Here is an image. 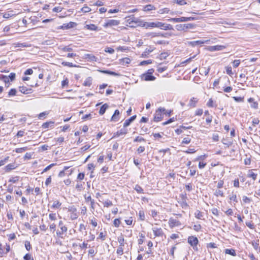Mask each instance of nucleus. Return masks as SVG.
<instances>
[{"label":"nucleus","instance_id":"obj_45","mask_svg":"<svg viewBox=\"0 0 260 260\" xmlns=\"http://www.w3.org/2000/svg\"><path fill=\"white\" fill-rule=\"evenodd\" d=\"M214 194L216 197H218V196L223 197V192L222 190L218 189V190H216L215 191Z\"/></svg>","mask_w":260,"mask_h":260},{"label":"nucleus","instance_id":"obj_52","mask_svg":"<svg viewBox=\"0 0 260 260\" xmlns=\"http://www.w3.org/2000/svg\"><path fill=\"white\" fill-rule=\"evenodd\" d=\"M91 11V9L88 6H84L81 9V11L84 13H87Z\"/></svg>","mask_w":260,"mask_h":260},{"label":"nucleus","instance_id":"obj_6","mask_svg":"<svg viewBox=\"0 0 260 260\" xmlns=\"http://www.w3.org/2000/svg\"><path fill=\"white\" fill-rule=\"evenodd\" d=\"M194 27V25L192 23H187L183 24H177L175 26V28L179 31H185L187 29H192Z\"/></svg>","mask_w":260,"mask_h":260},{"label":"nucleus","instance_id":"obj_46","mask_svg":"<svg viewBox=\"0 0 260 260\" xmlns=\"http://www.w3.org/2000/svg\"><path fill=\"white\" fill-rule=\"evenodd\" d=\"M153 51V49L150 48H147L146 49L145 51L143 52L142 54L143 56H146L148 54H149L150 52H151Z\"/></svg>","mask_w":260,"mask_h":260},{"label":"nucleus","instance_id":"obj_28","mask_svg":"<svg viewBox=\"0 0 260 260\" xmlns=\"http://www.w3.org/2000/svg\"><path fill=\"white\" fill-rule=\"evenodd\" d=\"M53 124H54V122H53V121L46 122L42 124V127L45 129L47 128H49V127L53 126Z\"/></svg>","mask_w":260,"mask_h":260},{"label":"nucleus","instance_id":"obj_35","mask_svg":"<svg viewBox=\"0 0 260 260\" xmlns=\"http://www.w3.org/2000/svg\"><path fill=\"white\" fill-rule=\"evenodd\" d=\"M86 58H88L90 61H96L97 60V57L91 54H86Z\"/></svg>","mask_w":260,"mask_h":260},{"label":"nucleus","instance_id":"obj_34","mask_svg":"<svg viewBox=\"0 0 260 260\" xmlns=\"http://www.w3.org/2000/svg\"><path fill=\"white\" fill-rule=\"evenodd\" d=\"M207 41H201V40H198V41H196L190 42L189 43V44H190L192 46H194L197 45L203 44H204L205 42H206Z\"/></svg>","mask_w":260,"mask_h":260},{"label":"nucleus","instance_id":"obj_56","mask_svg":"<svg viewBox=\"0 0 260 260\" xmlns=\"http://www.w3.org/2000/svg\"><path fill=\"white\" fill-rule=\"evenodd\" d=\"M120 224V221L119 219H115L113 221V224L115 227H118Z\"/></svg>","mask_w":260,"mask_h":260},{"label":"nucleus","instance_id":"obj_14","mask_svg":"<svg viewBox=\"0 0 260 260\" xmlns=\"http://www.w3.org/2000/svg\"><path fill=\"white\" fill-rule=\"evenodd\" d=\"M181 198H182V200H181V201L180 202V204L183 208L186 209L188 207V205L187 204V203L186 202V199H187L186 195V194L182 195Z\"/></svg>","mask_w":260,"mask_h":260},{"label":"nucleus","instance_id":"obj_12","mask_svg":"<svg viewBox=\"0 0 260 260\" xmlns=\"http://www.w3.org/2000/svg\"><path fill=\"white\" fill-rule=\"evenodd\" d=\"M225 48V47L223 45L211 46L208 47V50L210 51H219L223 50Z\"/></svg>","mask_w":260,"mask_h":260},{"label":"nucleus","instance_id":"obj_17","mask_svg":"<svg viewBox=\"0 0 260 260\" xmlns=\"http://www.w3.org/2000/svg\"><path fill=\"white\" fill-rule=\"evenodd\" d=\"M248 102L250 103V107L254 109H257L258 108V103L257 102L254 101L253 98H250L248 99Z\"/></svg>","mask_w":260,"mask_h":260},{"label":"nucleus","instance_id":"obj_2","mask_svg":"<svg viewBox=\"0 0 260 260\" xmlns=\"http://www.w3.org/2000/svg\"><path fill=\"white\" fill-rule=\"evenodd\" d=\"M196 19L195 18V17H182L180 18H171L168 19V20L170 22H186V21H192V20H194Z\"/></svg>","mask_w":260,"mask_h":260},{"label":"nucleus","instance_id":"obj_41","mask_svg":"<svg viewBox=\"0 0 260 260\" xmlns=\"http://www.w3.org/2000/svg\"><path fill=\"white\" fill-rule=\"evenodd\" d=\"M16 93H17L16 89H15L14 88H12L8 92V96L9 97H10V96H12L16 95Z\"/></svg>","mask_w":260,"mask_h":260},{"label":"nucleus","instance_id":"obj_48","mask_svg":"<svg viewBox=\"0 0 260 260\" xmlns=\"http://www.w3.org/2000/svg\"><path fill=\"white\" fill-rule=\"evenodd\" d=\"M152 62V61L151 59H149V60H144V61H141L140 63V65H141V66H144V65L150 64Z\"/></svg>","mask_w":260,"mask_h":260},{"label":"nucleus","instance_id":"obj_21","mask_svg":"<svg viewBox=\"0 0 260 260\" xmlns=\"http://www.w3.org/2000/svg\"><path fill=\"white\" fill-rule=\"evenodd\" d=\"M119 110H116L111 117V120L113 121H115V122L118 121L119 119Z\"/></svg>","mask_w":260,"mask_h":260},{"label":"nucleus","instance_id":"obj_11","mask_svg":"<svg viewBox=\"0 0 260 260\" xmlns=\"http://www.w3.org/2000/svg\"><path fill=\"white\" fill-rule=\"evenodd\" d=\"M10 247L9 245H0V254H7L10 250Z\"/></svg>","mask_w":260,"mask_h":260},{"label":"nucleus","instance_id":"obj_44","mask_svg":"<svg viewBox=\"0 0 260 260\" xmlns=\"http://www.w3.org/2000/svg\"><path fill=\"white\" fill-rule=\"evenodd\" d=\"M62 65H63V66H68L69 67H76V65H74L73 64V63L72 62H66V61H63L62 63H61Z\"/></svg>","mask_w":260,"mask_h":260},{"label":"nucleus","instance_id":"obj_47","mask_svg":"<svg viewBox=\"0 0 260 260\" xmlns=\"http://www.w3.org/2000/svg\"><path fill=\"white\" fill-rule=\"evenodd\" d=\"M230 200L231 201H233L236 203L238 202V200H237V196L236 194H234L233 192H232L231 197H230Z\"/></svg>","mask_w":260,"mask_h":260},{"label":"nucleus","instance_id":"obj_23","mask_svg":"<svg viewBox=\"0 0 260 260\" xmlns=\"http://www.w3.org/2000/svg\"><path fill=\"white\" fill-rule=\"evenodd\" d=\"M188 242L189 244H198V239L196 237L190 236L188 238Z\"/></svg>","mask_w":260,"mask_h":260},{"label":"nucleus","instance_id":"obj_54","mask_svg":"<svg viewBox=\"0 0 260 260\" xmlns=\"http://www.w3.org/2000/svg\"><path fill=\"white\" fill-rule=\"evenodd\" d=\"M49 218L51 220H55L56 219V215L55 213H50L49 214Z\"/></svg>","mask_w":260,"mask_h":260},{"label":"nucleus","instance_id":"obj_29","mask_svg":"<svg viewBox=\"0 0 260 260\" xmlns=\"http://www.w3.org/2000/svg\"><path fill=\"white\" fill-rule=\"evenodd\" d=\"M155 7L152 5H147L144 7V11H149L151 10H155Z\"/></svg>","mask_w":260,"mask_h":260},{"label":"nucleus","instance_id":"obj_62","mask_svg":"<svg viewBox=\"0 0 260 260\" xmlns=\"http://www.w3.org/2000/svg\"><path fill=\"white\" fill-rule=\"evenodd\" d=\"M1 78L6 83L9 82V78L6 76L2 75V77H1Z\"/></svg>","mask_w":260,"mask_h":260},{"label":"nucleus","instance_id":"obj_15","mask_svg":"<svg viewBox=\"0 0 260 260\" xmlns=\"http://www.w3.org/2000/svg\"><path fill=\"white\" fill-rule=\"evenodd\" d=\"M142 79L145 81H153L155 79V77L146 73L142 74Z\"/></svg>","mask_w":260,"mask_h":260},{"label":"nucleus","instance_id":"obj_36","mask_svg":"<svg viewBox=\"0 0 260 260\" xmlns=\"http://www.w3.org/2000/svg\"><path fill=\"white\" fill-rule=\"evenodd\" d=\"M131 59L129 58L125 57L123 58L121 60V63L122 65H126L129 64L131 62Z\"/></svg>","mask_w":260,"mask_h":260},{"label":"nucleus","instance_id":"obj_59","mask_svg":"<svg viewBox=\"0 0 260 260\" xmlns=\"http://www.w3.org/2000/svg\"><path fill=\"white\" fill-rule=\"evenodd\" d=\"M104 205L105 207H108L109 206H112L113 204L111 201L107 200L104 202Z\"/></svg>","mask_w":260,"mask_h":260},{"label":"nucleus","instance_id":"obj_33","mask_svg":"<svg viewBox=\"0 0 260 260\" xmlns=\"http://www.w3.org/2000/svg\"><path fill=\"white\" fill-rule=\"evenodd\" d=\"M134 189L138 193H144L143 189L138 184L135 185L134 187Z\"/></svg>","mask_w":260,"mask_h":260},{"label":"nucleus","instance_id":"obj_18","mask_svg":"<svg viewBox=\"0 0 260 260\" xmlns=\"http://www.w3.org/2000/svg\"><path fill=\"white\" fill-rule=\"evenodd\" d=\"M126 134H127V130L126 129H121L119 131H117L114 134L112 138L118 137L121 135H125Z\"/></svg>","mask_w":260,"mask_h":260},{"label":"nucleus","instance_id":"obj_58","mask_svg":"<svg viewBox=\"0 0 260 260\" xmlns=\"http://www.w3.org/2000/svg\"><path fill=\"white\" fill-rule=\"evenodd\" d=\"M48 113L47 112H43L39 114L38 116V118L40 119H43L44 118V117L48 115Z\"/></svg>","mask_w":260,"mask_h":260},{"label":"nucleus","instance_id":"obj_27","mask_svg":"<svg viewBox=\"0 0 260 260\" xmlns=\"http://www.w3.org/2000/svg\"><path fill=\"white\" fill-rule=\"evenodd\" d=\"M247 177L252 178L253 180H255L257 177V174H255L252 172V170H249Z\"/></svg>","mask_w":260,"mask_h":260},{"label":"nucleus","instance_id":"obj_30","mask_svg":"<svg viewBox=\"0 0 260 260\" xmlns=\"http://www.w3.org/2000/svg\"><path fill=\"white\" fill-rule=\"evenodd\" d=\"M194 215L197 218L199 219H202L204 217L203 213L201 212L199 210H197L194 213Z\"/></svg>","mask_w":260,"mask_h":260},{"label":"nucleus","instance_id":"obj_63","mask_svg":"<svg viewBox=\"0 0 260 260\" xmlns=\"http://www.w3.org/2000/svg\"><path fill=\"white\" fill-rule=\"evenodd\" d=\"M145 147L144 146H140L137 150L138 154L141 153L145 151Z\"/></svg>","mask_w":260,"mask_h":260},{"label":"nucleus","instance_id":"obj_53","mask_svg":"<svg viewBox=\"0 0 260 260\" xmlns=\"http://www.w3.org/2000/svg\"><path fill=\"white\" fill-rule=\"evenodd\" d=\"M240 63V60H239V59L235 60L233 62V67L234 68L238 67L239 66Z\"/></svg>","mask_w":260,"mask_h":260},{"label":"nucleus","instance_id":"obj_22","mask_svg":"<svg viewBox=\"0 0 260 260\" xmlns=\"http://www.w3.org/2000/svg\"><path fill=\"white\" fill-rule=\"evenodd\" d=\"M109 106L107 104H104L103 105L99 111V114L101 115H103L106 112V110L108 108Z\"/></svg>","mask_w":260,"mask_h":260},{"label":"nucleus","instance_id":"obj_26","mask_svg":"<svg viewBox=\"0 0 260 260\" xmlns=\"http://www.w3.org/2000/svg\"><path fill=\"white\" fill-rule=\"evenodd\" d=\"M92 84V78L89 77L86 79L85 81L83 83V85L85 86L89 87Z\"/></svg>","mask_w":260,"mask_h":260},{"label":"nucleus","instance_id":"obj_60","mask_svg":"<svg viewBox=\"0 0 260 260\" xmlns=\"http://www.w3.org/2000/svg\"><path fill=\"white\" fill-rule=\"evenodd\" d=\"M149 26L151 28H154V27H157V23L158 21H155V22H149Z\"/></svg>","mask_w":260,"mask_h":260},{"label":"nucleus","instance_id":"obj_7","mask_svg":"<svg viewBox=\"0 0 260 260\" xmlns=\"http://www.w3.org/2000/svg\"><path fill=\"white\" fill-rule=\"evenodd\" d=\"M120 24V21L115 19H108L106 21V22L103 25L105 28L108 27H112L113 26H117Z\"/></svg>","mask_w":260,"mask_h":260},{"label":"nucleus","instance_id":"obj_38","mask_svg":"<svg viewBox=\"0 0 260 260\" xmlns=\"http://www.w3.org/2000/svg\"><path fill=\"white\" fill-rule=\"evenodd\" d=\"M27 150H28L27 147H22V148H16L14 151L17 153H21L24 152L25 151H26Z\"/></svg>","mask_w":260,"mask_h":260},{"label":"nucleus","instance_id":"obj_9","mask_svg":"<svg viewBox=\"0 0 260 260\" xmlns=\"http://www.w3.org/2000/svg\"><path fill=\"white\" fill-rule=\"evenodd\" d=\"M168 223L169 226L171 228H173L174 227L176 226H179L181 224V222L178 220L174 219L172 217L170 218V219H169Z\"/></svg>","mask_w":260,"mask_h":260},{"label":"nucleus","instance_id":"obj_37","mask_svg":"<svg viewBox=\"0 0 260 260\" xmlns=\"http://www.w3.org/2000/svg\"><path fill=\"white\" fill-rule=\"evenodd\" d=\"M15 168V165L14 164H10L6 166V171L9 172Z\"/></svg>","mask_w":260,"mask_h":260},{"label":"nucleus","instance_id":"obj_55","mask_svg":"<svg viewBox=\"0 0 260 260\" xmlns=\"http://www.w3.org/2000/svg\"><path fill=\"white\" fill-rule=\"evenodd\" d=\"M18 180H19V177L18 176H16V177H12L11 178H10L9 180V182L15 183L17 181H18Z\"/></svg>","mask_w":260,"mask_h":260},{"label":"nucleus","instance_id":"obj_61","mask_svg":"<svg viewBox=\"0 0 260 260\" xmlns=\"http://www.w3.org/2000/svg\"><path fill=\"white\" fill-rule=\"evenodd\" d=\"M139 216L140 218L142 220H144L145 219V214H144V211H140L139 213Z\"/></svg>","mask_w":260,"mask_h":260},{"label":"nucleus","instance_id":"obj_31","mask_svg":"<svg viewBox=\"0 0 260 260\" xmlns=\"http://www.w3.org/2000/svg\"><path fill=\"white\" fill-rule=\"evenodd\" d=\"M198 100H196V98H192L189 101V105L190 107H195L196 106V104Z\"/></svg>","mask_w":260,"mask_h":260},{"label":"nucleus","instance_id":"obj_8","mask_svg":"<svg viewBox=\"0 0 260 260\" xmlns=\"http://www.w3.org/2000/svg\"><path fill=\"white\" fill-rule=\"evenodd\" d=\"M157 28H159L165 30L173 29V27L172 25L159 21H158Z\"/></svg>","mask_w":260,"mask_h":260},{"label":"nucleus","instance_id":"obj_50","mask_svg":"<svg viewBox=\"0 0 260 260\" xmlns=\"http://www.w3.org/2000/svg\"><path fill=\"white\" fill-rule=\"evenodd\" d=\"M226 74L230 76H232L233 74L232 72V69L231 67H226Z\"/></svg>","mask_w":260,"mask_h":260},{"label":"nucleus","instance_id":"obj_51","mask_svg":"<svg viewBox=\"0 0 260 260\" xmlns=\"http://www.w3.org/2000/svg\"><path fill=\"white\" fill-rule=\"evenodd\" d=\"M105 51L110 54H113L114 53L115 51L113 48L107 47L105 49Z\"/></svg>","mask_w":260,"mask_h":260},{"label":"nucleus","instance_id":"obj_3","mask_svg":"<svg viewBox=\"0 0 260 260\" xmlns=\"http://www.w3.org/2000/svg\"><path fill=\"white\" fill-rule=\"evenodd\" d=\"M58 227L60 230H58L56 232V235L59 237H62L63 234L67 232V227L63 224L62 221H59L58 223Z\"/></svg>","mask_w":260,"mask_h":260},{"label":"nucleus","instance_id":"obj_39","mask_svg":"<svg viewBox=\"0 0 260 260\" xmlns=\"http://www.w3.org/2000/svg\"><path fill=\"white\" fill-rule=\"evenodd\" d=\"M149 24H150L149 22H145L143 20H142L141 23H140V25H141L140 26L143 27L145 28L146 29H148V28H150Z\"/></svg>","mask_w":260,"mask_h":260},{"label":"nucleus","instance_id":"obj_43","mask_svg":"<svg viewBox=\"0 0 260 260\" xmlns=\"http://www.w3.org/2000/svg\"><path fill=\"white\" fill-rule=\"evenodd\" d=\"M134 142H146V140L141 137L138 136L134 140Z\"/></svg>","mask_w":260,"mask_h":260},{"label":"nucleus","instance_id":"obj_20","mask_svg":"<svg viewBox=\"0 0 260 260\" xmlns=\"http://www.w3.org/2000/svg\"><path fill=\"white\" fill-rule=\"evenodd\" d=\"M13 46L15 47H29L31 46V45L30 44L27 43H14L13 44Z\"/></svg>","mask_w":260,"mask_h":260},{"label":"nucleus","instance_id":"obj_19","mask_svg":"<svg viewBox=\"0 0 260 260\" xmlns=\"http://www.w3.org/2000/svg\"><path fill=\"white\" fill-rule=\"evenodd\" d=\"M136 118V115H134L132 117H131L129 118L126 119L124 123H123V127H126L129 125L131 123L133 122Z\"/></svg>","mask_w":260,"mask_h":260},{"label":"nucleus","instance_id":"obj_5","mask_svg":"<svg viewBox=\"0 0 260 260\" xmlns=\"http://www.w3.org/2000/svg\"><path fill=\"white\" fill-rule=\"evenodd\" d=\"M165 111V109L164 108H159L155 112L154 115V121L155 122H158L161 120L163 118V115L162 113Z\"/></svg>","mask_w":260,"mask_h":260},{"label":"nucleus","instance_id":"obj_4","mask_svg":"<svg viewBox=\"0 0 260 260\" xmlns=\"http://www.w3.org/2000/svg\"><path fill=\"white\" fill-rule=\"evenodd\" d=\"M68 212L70 213V219L71 220H75L78 217L77 209L75 206H69L68 208Z\"/></svg>","mask_w":260,"mask_h":260},{"label":"nucleus","instance_id":"obj_13","mask_svg":"<svg viewBox=\"0 0 260 260\" xmlns=\"http://www.w3.org/2000/svg\"><path fill=\"white\" fill-rule=\"evenodd\" d=\"M19 91L25 94L31 93L33 92V90L31 88H28L25 86H20Z\"/></svg>","mask_w":260,"mask_h":260},{"label":"nucleus","instance_id":"obj_1","mask_svg":"<svg viewBox=\"0 0 260 260\" xmlns=\"http://www.w3.org/2000/svg\"><path fill=\"white\" fill-rule=\"evenodd\" d=\"M126 22L128 23L129 26L132 27H136L140 26L142 20L138 18L134 17V15H131L126 17Z\"/></svg>","mask_w":260,"mask_h":260},{"label":"nucleus","instance_id":"obj_49","mask_svg":"<svg viewBox=\"0 0 260 260\" xmlns=\"http://www.w3.org/2000/svg\"><path fill=\"white\" fill-rule=\"evenodd\" d=\"M55 165V164H51L50 165H49V166H48L47 167H46L43 171V172H42V174H43V173L44 172H46L47 171H48V170H49L50 169H51V168L52 167H53V166H54Z\"/></svg>","mask_w":260,"mask_h":260},{"label":"nucleus","instance_id":"obj_24","mask_svg":"<svg viewBox=\"0 0 260 260\" xmlns=\"http://www.w3.org/2000/svg\"><path fill=\"white\" fill-rule=\"evenodd\" d=\"M84 27L90 30H98V26L93 24H86Z\"/></svg>","mask_w":260,"mask_h":260},{"label":"nucleus","instance_id":"obj_10","mask_svg":"<svg viewBox=\"0 0 260 260\" xmlns=\"http://www.w3.org/2000/svg\"><path fill=\"white\" fill-rule=\"evenodd\" d=\"M152 231L155 237H159L162 238L164 236V234L161 228H153Z\"/></svg>","mask_w":260,"mask_h":260},{"label":"nucleus","instance_id":"obj_57","mask_svg":"<svg viewBox=\"0 0 260 260\" xmlns=\"http://www.w3.org/2000/svg\"><path fill=\"white\" fill-rule=\"evenodd\" d=\"M246 225L251 229H254V225L253 223L252 222V221L246 222Z\"/></svg>","mask_w":260,"mask_h":260},{"label":"nucleus","instance_id":"obj_40","mask_svg":"<svg viewBox=\"0 0 260 260\" xmlns=\"http://www.w3.org/2000/svg\"><path fill=\"white\" fill-rule=\"evenodd\" d=\"M222 143L227 146V147H229L232 144V142L231 141H228L226 139H223L221 141Z\"/></svg>","mask_w":260,"mask_h":260},{"label":"nucleus","instance_id":"obj_32","mask_svg":"<svg viewBox=\"0 0 260 260\" xmlns=\"http://www.w3.org/2000/svg\"><path fill=\"white\" fill-rule=\"evenodd\" d=\"M225 253L234 256L236 255V252L233 249H225Z\"/></svg>","mask_w":260,"mask_h":260},{"label":"nucleus","instance_id":"obj_64","mask_svg":"<svg viewBox=\"0 0 260 260\" xmlns=\"http://www.w3.org/2000/svg\"><path fill=\"white\" fill-rule=\"evenodd\" d=\"M32 258L31 255L29 253L26 254L23 257L24 260H30Z\"/></svg>","mask_w":260,"mask_h":260},{"label":"nucleus","instance_id":"obj_25","mask_svg":"<svg viewBox=\"0 0 260 260\" xmlns=\"http://www.w3.org/2000/svg\"><path fill=\"white\" fill-rule=\"evenodd\" d=\"M61 203L58 200L54 201L51 206L52 209H58L60 207Z\"/></svg>","mask_w":260,"mask_h":260},{"label":"nucleus","instance_id":"obj_42","mask_svg":"<svg viewBox=\"0 0 260 260\" xmlns=\"http://www.w3.org/2000/svg\"><path fill=\"white\" fill-rule=\"evenodd\" d=\"M89 220L90 221V223L92 224V225L93 226L96 227L97 226V225H98L97 219L93 217L91 219H89Z\"/></svg>","mask_w":260,"mask_h":260},{"label":"nucleus","instance_id":"obj_16","mask_svg":"<svg viewBox=\"0 0 260 260\" xmlns=\"http://www.w3.org/2000/svg\"><path fill=\"white\" fill-rule=\"evenodd\" d=\"M77 24L75 22H70L68 23H64L61 26V28L63 29H67L69 28H73L76 26Z\"/></svg>","mask_w":260,"mask_h":260}]
</instances>
